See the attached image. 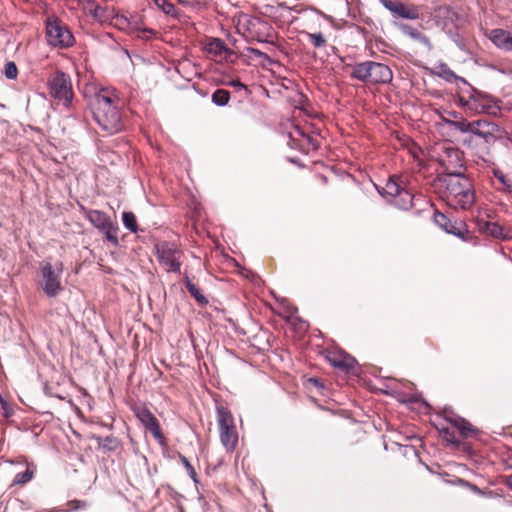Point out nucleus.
<instances>
[{
  "instance_id": "obj_50",
  "label": "nucleus",
  "mask_w": 512,
  "mask_h": 512,
  "mask_svg": "<svg viewBox=\"0 0 512 512\" xmlns=\"http://www.w3.org/2000/svg\"><path fill=\"white\" fill-rule=\"evenodd\" d=\"M253 52H254L255 54H257V55H264V53H262V52H261V51H259V50H255V49H254V50H253Z\"/></svg>"
},
{
  "instance_id": "obj_9",
  "label": "nucleus",
  "mask_w": 512,
  "mask_h": 512,
  "mask_svg": "<svg viewBox=\"0 0 512 512\" xmlns=\"http://www.w3.org/2000/svg\"><path fill=\"white\" fill-rule=\"evenodd\" d=\"M155 250L158 262L167 272H180L183 252L175 243L159 242L155 245Z\"/></svg>"
},
{
  "instance_id": "obj_11",
  "label": "nucleus",
  "mask_w": 512,
  "mask_h": 512,
  "mask_svg": "<svg viewBox=\"0 0 512 512\" xmlns=\"http://www.w3.org/2000/svg\"><path fill=\"white\" fill-rule=\"evenodd\" d=\"M410 383L399 382L394 378L386 377V396L395 398L400 403H414L417 396L410 393Z\"/></svg>"
},
{
  "instance_id": "obj_52",
  "label": "nucleus",
  "mask_w": 512,
  "mask_h": 512,
  "mask_svg": "<svg viewBox=\"0 0 512 512\" xmlns=\"http://www.w3.org/2000/svg\"><path fill=\"white\" fill-rule=\"evenodd\" d=\"M386 71L389 73L390 79L392 78V72L391 70L386 66Z\"/></svg>"
},
{
  "instance_id": "obj_46",
  "label": "nucleus",
  "mask_w": 512,
  "mask_h": 512,
  "mask_svg": "<svg viewBox=\"0 0 512 512\" xmlns=\"http://www.w3.org/2000/svg\"><path fill=\"white\" fill-rule=\"evenodd\" d=\"M126 22H127V19L125 17H117L116 18V24L117 25H122V24H124Z\"/></svg>"
},
{
  "instance_id": "obj_34",
  "label": "nucleus",
  "mask_w": 512,
  "mask_h": 512,
  "mask_svg": "<svg viewBox=\"0 0 512 512\" xmlns=\"http://www.w3.org/2000/svg\"><path fill=\"white\" fill-rule=\"evenodd\" d=\"M87 507V503L81 500H70L66 503V508L64 512H72L81 509H85Z\"/></svg>"
},
{
  "instance_id": "obj_22",
  "label": "nucleus",
  "mask_w": 512,
  "mask_h": 512,
  "mask_svg": "<svg viewBox=\"0 0 512 512\" xmlns=\"http://www.w3.org/2000/svg\"><path fill=\"white\" fill-rule=\"evenodd\" d=\"M373 68H378L377 62L366 61L356 64L353 68L351 76L360 81L367 82V80L371 76V71Z\"/></svg>"
},
{
  "instance_id": "obj_26",
  "label": "nucleus",
  "mask_w": 512,
  "mask_h": 512,
  "mask_svg": "<svg viewBox=\"0 0 512 512\" xmlns=\"http://www.w3.org/2000/svg\"><path fill=\"white\" fill-rule=\"evenodd\" d=\"M443 125L447 126L451 130H456L462 134H467L470 126V121H467L464 118H460L459 120H451L448 118L442 119Z\"/></svg>"
},
{
  "instance_id": "obj_6",
  "label": "nucleus",
  "mask_w": 512,
  "mask_h": 512,
  "mask_svg": "<svg viewBox=\"0 0 512 512\" xmlns=\"http://www.w3.org/2000/svg\"><path fill=\"white\" fill-rule=\"evenodd\" d=\"M217 423L221 444L227 452H233L238 444V432L231 411L224 406H217Z\"/></svg>"
},
{
  "instance_id": "obj_54",
  "label": "nucleus",
  "mask_w": 512,
  "mask_h": 512,
  "mask_svg": "<svg viewBox=\"0 0 512 512\" xmlns=\"http://www.w3.org/2000/svg\"><path fill=\"white\" fill-rule=\"evenodd\" d=\"M422 201L425 202V204L430 205L429 201H426L424 199H422Z\"/></svg>"
},
{
  "instance_id": "obj_29",
  "label": "nucleus",
  "mask_w": 512,
  "mask_h": 512,
  "mask_svg": "<svg viewBox=\"0 0 512 512\" xmlns=\"http://www.w3.org/2000/svg\"><path fill=\"white\" fill-rule=\"evenodd\" d=\"M122 221L124 227L132 233L138 232L136 216L133 212H123Z\"/></svg>"
},
{
  "instance_id": "obj_21",
  "label": "nucleus",
  "mask_w": 512,
  "mask_h": 512,
  "mask_svg": "<svg viewBox=\"0 0 512 512\" xmlns=\"http://www.w3.org/2000/svg\"><path fill=\"white\" fill-rule=\"evenodd\" d=\"M490 41L500 50L506 51L509 45L510 39H512V32L495 28L489 32L488 35Z\"/></svg>"
},
{
  "instance_id": "obj_30",
  "label": "nucleus",
  "mask_w": 512,
  "mask_h": 512,
  "mask_svg": "<svg viewBox=\"0 0 512 512\" xmlns=\"http://www.w3.org/2000/svg\"><path fill=\"white\" fill-rule=\"evenodd\" d=\"M483 232L491 235L495 238H501L503 237V228L495 222H485L483 226L480 228Z\"/></svg>"
},
{
  "instance_id": "obj_15",
  "label": "nucleus",
  "mask_w": 512,
  "mask_h": 512,
  "mask_svg": "<svg viewBox=\"0 0 512 512\" xmlns=\"http://www.w3.org/2000/svg\"><path fill=\"white\" fill-rule=\"evenodd\" d=\"M81 5L83 12L94 21L104 23L110 18L108 9L100 6L95 0H81Z\"/></svg>"
},
{
  "instance_id": "obj_42",
  "label": "nucleus",
  "mask_w": 512,
  "mask_h": 512,
  "mask_svg": "<svg viewBox=\"0 0 512 512\" xmlns=\"http://www.w3.org/2000/svg\"><path fill=\"white\" fill-rule=\"evenodd\" d=\"M230 86L236 87V88H242L247 91V86L243 84L240 80H232L229 83Z\"/></svg>"
},
{
  "instance_id": "obj_7",
  "label": "nucleus",
  "mask_w": 512,
  "mask_h": 512,
  "mask_svg": "<svg viewBox=\"0 0 512 512\" xmlns=\"http://www.w3.org/2000/svg\"><path fill=\"white\" fill-rule=\"evenodd\" d=\"M62 272L63 263L60 261L56 263L55 267L48 261L41 264V286L48 297H56L63 290L61 285Z\"/></svg>"
},
{
  "instance_id": "obj_38",
  "label": "nucleus",
  "mask_w": 512,
  "mask_h": 512,
  "mask_svg": "<svg viewBox=\"0 0 512 512\" xmlns=\"http://www.w3.org/2000/svg\"><path fill=\"white\" fill-rule=\"evenodd\" d=\"M441 433L449 443L459 444L460 441L455 437L454 433L451 432L449 428H443Z\"/></svg>"
},
{
  "instance_id": "obj_49",
  "label": "nucleus",
  "mask_w": 512,
  "mask_h": 512,
  "mask_svg": "<svg viewBox=\"0 0 512 512\" xmlns=\"http://www.w3.org/2000/svg\"><path fill=\"white\" fill-rule=\"evenodd\" d=\"M506 52H512V39H510Z\"/></svg>"
},
{
  "instance_id": "obj_43",
  "label": "nucleus",
  "mask_w": 512,
  "mask_h": 512,
  "mask_svg": "<svg viewBox=\"0 0 512 512\" xmlns=\"http://www.w3.org/2000/svg\"><path fill=\"white\" fill-rule=\"evenodd\" d=\"M2 409H3V411H4V412H3L4 417H6V418H7V417H9V416L12 414V410H11V408L8 406V404H7V403H6V405H5V404H2Z\"/></svg>"
},
{
  "instance_id": "obj_25",
  "label": "nucleus",
  "mask_w": 512,
  "mask_h": 512,
  "mask_svg": "<svg viewBox=\"0 0 512 512\" xmlns=\"http://www.w3.org/2000/svg\"><path fill=\"white\" fill-rule=\"evenodd\" d=\"M300 34L307 37L309 39L311 45L315 49H321V48L326 47V45H327L328 40H327L326 36L320 31H317V32L301 31Z\"/></svg>"
},
{
  "instance_id": "obj_41",
  "label": "nucleus",
  "mask_w": 512,
  "mask_h": 512,
  "mask_svg": "<svg viewBox=\"0 0 512 512\" xmlns=\"http://www.w3.org/2000/svg\"><path fill=\"white\" fill-rule=\"evenodd\" d=\"M308 382L319 390L324 388L323 383L317 378H310Z\"/></svg>"
},
{
  "instance_id": "obj_10",
  "label": "nucleus",
  "mask_w": 512,
  "mask_h": 512,
  "mask_svg": "<svg viewBox=\"0 0 512 512\" xmlns=\"http://www.w3.org/2000/svg\"><path fill=\"white\" fill-rule=\"evenodd\" d=\"M87 218L94 227L105 234L106 239L110 243L114 246H118L119 240L117 233L119 231V227L116 223L111 221L110 217L105 212L100 210H91L89 211Z\"/></svg>"
},
{
  "instance_id": "obj_47",
  "label": "nucleus",
  "mask_w": 512,
  "mask_h": 512,
  "mask_svg": "<svg viewBox=\"0 0 512 512\" xmlns=\"http://www.w3.org/2000/svg\"><path fill=\"white\" fill-rule=\"evenodd\" d=\"M496 177L498 178L499 181H501L503 184L507 185L506 184V180H505V176L503 174L501 175H497L496 174Z\"/></svg>"
},
{
  "instance_id": "obj_40",
  "label": "nucleus",
  "mask_w": 512,
  "mask_h": 512,
  "mask_svg": "<svg viewBox=\"0 0 512 512\" xmlns=\"http://www.w3.org/2000/svg\"><path fill=\"white\" fill-rule=\"evenodd\" d=\"M296 312V308L290 305L283 306V312L279 314L284 317H290Z\"/></svg>"
},
{
  "instance_id": "obj_13",
  "label": "nucleus",
  "mask_w": 512,
  "mask_h": 512,
  "mask_svg": "<svg viewBox=\"0 0 512 512\" xmlns=\"http://www.w3.org/2000/svg\"><path fill=\"white\" fill-rule=\"evenodd\" d=\"M434 223L445 232L455 235L463 240H467L468 230L466 224L462 221L452 222L446 215L439 211L434 212Z\"/></svg>"
},
{
  "instance_id": "obj_27",
  "label": "nucleus",
  "mask_w": 512,
  "mask_h": 512,
  "mask_svg": "<svg viewBox=\"0 0 512 512\" xmlns=\"http://www.w3.org/2000/svg\"><path fill=\"white\" fill-rule=\"evenodd\" d=\"M185 287L190 293V295L200 304V305H206L208 304V299L204 296L202 291L191 282L189 277H185Z\"/></svg>"
},
{
  "instance_id": "obj_5",
  "label": "nucleus",
  "mask_w": 512,
  "mask_h": 512,
  "mask_svg": "<svg viewBox=\"0 0 512 512\" xmlns=\"http://www.w3.org/2000/svg\"><path fill=\"white\" fill-rule=\"evenodd\" d=\"M47 43L56 49H68L75 43V37L69 27L56 16H48L45 21Z\"/></svg>"
},
{
  "instance_id": "obj_45",
  "label": "nucleus",
  "mask_w": 512,
  "mask_h": 512,
  "mask_svg": "<svg viewBox=\"0 0 512 512\" xmlns=\"http://www.w3.org/2000/svg\"><path fill=\"white\" fill-rule=\"evenodd\" d=\"M295 131L298 135L306 137L308 141H311V138L308 135H306L299 127H295Z\"/></svg>"
},
{
  "instance_id": "obj_1",
  "label": "nucleus",
  "mask_w": 512,
  "mask_h": 512,
  "mask_svg": "<svg viewBox=\"0 0 512 512\" xmlns=\"http://www.w3.org/2000/svg\"><path fill=\"white\" fill-rule=\"evenodd\" d=\"M441 163L445 173L435 182L440 198L453 209H468L475 201L473 185L464 174V164L460 152L455 148H448Z\"/></svg>"
},
{
  "instance_id": "obj_16",
  "label": "nucleus",
  "mask_w": 512,
  "mask_h": 512,
  "mask_svg": "<svg viewBox=\"0 0 512 512\" xmlns=\"http://www.w3.org/2000/svg\"><path fill=\"white\" fill-rule=\"evenodd\" d=\"M329 363L344 372H350L355 368L356 360L343 351L330 352L327 356Z\"/></svg>"
},
{
  "instance_id": "obj_33",
  "label": "nucleus",
  "mask_w": 512,
  "mask_h": 512,
  "mask_svg": "<svg viewBox=\"0 0 512 512\" xmlns=\"http://www.w3.org/2000/svg\"><path fill=\"white\" fill-rule=\"evenodd\" d=\"M33 478V471L26 468L25 471L16 474L13 483L14 484H26Z\"/></svg>"
},
{
  "instance_id": "obj_35",
  "label": "nucleus",
  "mask_w": 512,
  "mask_h": 512,
  "mask_svg": "<svg viewBox=\"0 0 512 512\" xmlns=\"http://www.w3.org/2000/svg\"><path fill=\"white\" fill-rule=\"evenodd\" d=\"M180 461L184 465L188 475L193 479L194 482H197V473L189 460L185 456L180 455Z\"/></svg>"
},
{
  "instance_id": "obj_4",
  "label": "nucleus",
  "mask_w": 512,
  "mask_h": 512,
  "mask_svg": "<svg viewBox=\"0 0 512 512\" xmlns=\"http://www.w3.org/2000/svg\"><path fill=\"white\" fill-rule=\"evenodd\" d=\"M406 187V180L399 175L390 176L386 181V202L397 209L408 210L419 201Z\"/></svg>"
},
{
  "instance_id": "obj_8",
  "label": "nucleus",
  "mask_w": 512,
  "mask_h": 512,
  "mask_svg": "<svg viewBox=\"0 0 512 512\" xmlns=\"http://www.w3.org/2000/svg\"><path fill=\"white\" fill-rule=\"evenodd\" d=\"M49 95L69 107L73 99V90L70 77L62 72L56 71L48 79Z\"/></svg>"
},
{
  "instance_id": "obj_51",
  "label": "nucleus",
  "mask_w": 512,
  "mask_h": 512,
  "mask_svg": "<svg viewBox=\"0 0 512 512\" xmlns=\"http://www.w3.org/2000/svg\"><path fill=\"white\" fill-rule=\"evenodd\" d=\"M375 187H376V189L378 190L379 194L383 196V195H384V192H383V191H382L378 186H375Z\"/></svg>"
},
{
  "instance_id": "obj_28",
  "label": "nucleus",
  "mask_w": 512,
  "mask_h": 512,
  "mask_svg": "<svg viewBox=\"0 0 512 512\" xmlns=\"http://www.w3.org/2000/svg\"><path fill=\"white\" fill-rule=\"evenodd\" d=\"M211 100L217 106H225L230 100V92L225 89H217L213 92Z\"/></svg>"
},
{
  "instance_id": "obj_23",
  "label": "nucleus",
  "mask_w": 512,
  "mask_h": 512,
  "mask_svg": "<svg viewBox=\"0 0 512 512\" xmlns=\"http://www.w3.org/2000/svg\"><path fill=\"white\" fill-rule=\"evenodd\" d=\"M446 420L449 421L464 438L471 437L476 433V429H474L472 425L463 418L446 417Z\"/></svg>"
},
{
  "instance_id": "obj_20",
  "label": "nucleus",
  "mask_w": 512,
  "mask_h": 512,
  "mask_svg": "<svg viewBox=\"0 0 512 512\" xmlns=\"http://www.w3.org/2000/svg\"><path fill=\"white\" fill-rule=\"evenodd\" d=\"M470 100L475 103L474 110L478 113L495 115L500 110L497 103L487 96L479 94L477 96H471Z\"/></svg>"
},
{
  "instance_id": "obj_17",
  "label": "nucleus",
  "mask_w": 512,
  "mask_h": 512,
  "mask_svg": "<svg viewBox=\"0 0 512 512\" xmlns=\"http://www.w3.org/2000/svg\"><path fill=\"white\" fill-rule=\"evenodd\" d=\"M205 51L216 61L226 59L228 55L232 54V50L219 38L211 39L206 44Z\"/></svg>"
},
{
  "instance_id": "obj_18",
  "label": "nucleus",
  "mask_w": 512,
  "mask_h": 512,
  "mask_svg": "<svg viewBox=\"0 0 512 512\" xmlns=\"http://www.w3.org/2000/svg\"><path fill=\"white\" fill-rule=\"evenodd\" d=\"M389 145L393 146V148H405L412 154L414 157L417 155L420 148L412 142V140L405 134H400L397 131H392L389 136Z\"/></svg>"
},
{
  "instance_id": "obj_19",
  "label": "nucleus",
  "mask_w": 512,
  "mask_h": 512,
  "mask_svg": "<svg viewBox=\"0 0 512 512\" xmlns=\"http://www.w3.org/2000/svg\"><path fill=\"white\" fill-rule=\"evenodd\" d=\"M393 24L405 35L409 36L411 39L416 40L423 44L429 51L433 50V45L430 39L421 33L416 28L411 25L405 24L403 22H398L396 20L393 21Z\"/></svg>"
},
{
  "instance_id": "obj_32",
  "label": "nucleus",
  "mask_w": 512,
  "mask_h": 512,
  "mask_svg": "<svg viewBox=\"0 0 512 512\" xmlns=\"http://www.w3.org/2000/svg\"><path fill=\"white\" fill-rule=\"evenodd\" d=\"M378 68H373L371 71V76L367 80L370 83H380L383 82V65L381 63H377Z\"/></svg>"
},
{
  "instance_id": "obj_31",
  "label": "nucleus",
  "mask_w": 512,
  "mask_h": 512,
  "mask_svg": "<svg viewBox=\"0 0 512 512\" xmlns=\"http://www.w3.org/2000/svg\"><path fill=\"white\" fill-rule=\"evenodd\" d=\"M156 6L161 9L166 15L173 18L178 17V12L175 6L167 0H153Z\"/></svg>"
},
{
  "instance_id": "obj_37",
  "label": "nucleus",
  "mask_w": 512,
  "mask_h": 512,
  "mask_svg": "<svg viewBox=\"0 0 512 512\" xmlns=\"http://www.w3.org/2000/svg\"><path fill=\"white\" fill-rule=\"evenodd\" d=\"M103 447L108 448L109 450H113L117 446V440L112 436L105 437L100 443Z\"/></svg>"
},
{
  "instance_id": "obj_2",
  "label": "nucleus",
  "mask_w": 512,
  "mask_h": 512,
  "mask_svg": "<svg viewBox=\"0 0 512 512\" xmlns=\"http://www.w3.org/2000/svg\"><path fill=\"white\" fill-rule=\"evenodd\" d=\"M123 103L114 88H100L94 95L91 107L94 120L103 131L116 134L124 129Z\"/></svg>"
},
{
  "instance_id": "obj_24",
  "label": "nucleus",
  "mask_w": 512,
  "mask_h": 512,
  "mask_svg": "<svg viewBox=\"0 0 512 512\" xmlns=\"http://www.w3.org/2000/svg\"><path fill=\"white\" fill-rule=\"evenodd\" d=\"M436 69V74L447 82L461 81L464 84H468L464 78L456 75L446 63H440Z\"/></svg>"
},
{
  "instance_id": "obj_12",
  "label": "nucleus",
  "mask_w": 512,
  "mask_h": 512,
  "mask_svg": "<svg viewBox=\"0 0 512 512\" xmlns=\"http://www.w3.org/2000/svg\"><path fill=\"white\" fill-rule=\"evenodd\" d=\"M136 418L152 434V436L162 443L165 437L161 431L159 421L155 415L146 406H137L134 408Z\"/></svg>"
},
{
  "instance_id": "obj_55",
  "label": "nucleus",
  "mask_w": 512,
  "mask_h": 512,
  "mask_svg": "<svg viewBox=\"0 0 512 512\" xmlns=\"http://www.w3.org/2000/svg\"><path fill=\"white\" fill-rule=\"evenodd\" d=\"M384 4V0H380Z\"/></svg>"
},
{
  "instance_id": "obj_39",
  "label": "nucleus",
  "mask_w": 512,
  "mask_h": 512,
  "mask_svg": "<svg viewBox=\"0 0 512 512\" xmlns=\"http://www.w3.org/2000/svg\"><path fill=\"white\" fill-rule=\"evenodd\" d=\"M499 135L502 136L501 139H497V141H501V143L506 146L507 148L511 149L512 148V137L507 133L505 132L504 130H502L501 133H499Z\"/></svg>"
},
{
  "instance_id": "obj_53",
  "label": "nucleus",
  "mask_w": 512,
  "mask_h": 512,
  "mask_svg": "<svg viewBox=\"0 0 512 512\" xmlns=\"http://www.w3.org/2000/svg\"><path fill=\"white\" fill-rule=\"evenodd\" d=\"M0 403L1 404H5L6 405V401L2 398V396L0 395Z\"/></svg>"
},
{
  "instance_id": "obj_36",
  "label": "nucleus",
  "mask_w": 512,
  "mask_h": 512,
  "mask_svg": "<svg viewBox=\"0 0 512 512\" xmlns=\"http://www.w3.org/2000/svg\"><path fill=\"white\" fill-rule=\"evenodd\" d=\"M4 73L6 78L11 80L15 79L18 75V69L16 64L14 62L6 63Z\"/></svg>"
},
{
  "instance_id": "obj_3",
  "label": "nucleus",
  "mask_w": 512,
  "mask_h": 512,
  "mask_svg": "<svg viewBox=\"0 0 512 512\" xmlns=\"http://www.w3.org/2000/svg\"><path fill=\"white\" fill-rule=\"evenodd\" d=\"M502 132L500 126L494 122L485 119H478L470 121L468 129V137L463 141V144L471 149H479L488 152L490 146L501 139L499 133Z\"/></svg>"
},
{
  "instance_id": "obj_44",
  "label": "nucleus",
  "mask_w": 512,
  "mask_h": 512,
  "mask_svg": "<svg viewBox=\"0 0 512 512\" xmlns=\"http://www.w3.org/2000/svg\"><path fill=\"white\" fill-rule=\"evenodd\" d=\"M178 2L183 5H194L198 3V0H178Z\"/></svg>"
},
{
  "instance_id": "obj_14",
  "label": "nucleus",
  "mask_w": 512,
  "mask_h": 512,
  "mask_svg": "<svg viewBox=\"0 0 512 512\" xmlns=\"http://www.w3.org/2000/svg\"><path fill=\"white\" fill-rule=\"evenodd\" d=\"M386 9L391 12L395 19L416 20L420 16L417 6L414 4H405L400 1L386 0Z\"/></svg>"
},
{
  "instance_id": "obj_48",
  "label": "nucleus",
  "mask_w": 512,
  "mask_h": 512,
  "mask_svg": "<svg viewBox=\"0 0 512 512\" xmlns=\"http://www.w3.org/2000/svg\"><path fill=\"white\" fill-rule=\"evenodd\" d=\"M507 485L512 490V475H510L507 479Z\"/></svg>"
}]
</instances>
